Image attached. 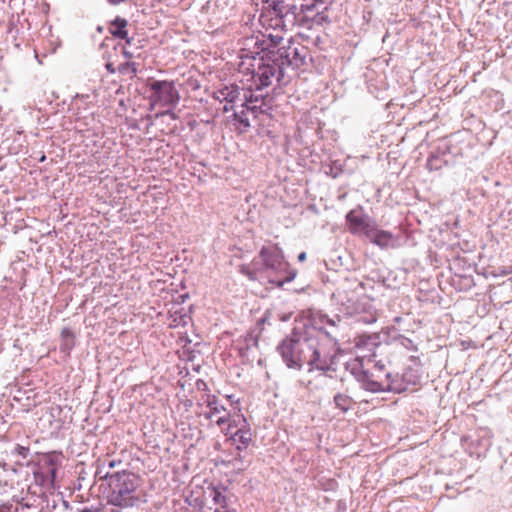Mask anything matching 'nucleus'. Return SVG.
<instances>
[{
    "label": "nucleus",
    "instance_id": "nucleus-30",
    "mask_svg": "<svg viewBox=\"0 0 512 512\" xmlns=\"http://www.w3.org/2000/svg\"><path fill=\"white\" fill-rule=\"evenodd\" d=\"M213 421L216 423V425L220 427L223 426L224 424H227L228 426L230 423L233 424V427H237L235 424V420H232L230 418V414L227 411L215 417Z\"/></svg>",
    "mask_w": 512,
    "mask_h": 512
},
{
    "label": "nucleus",
    "instance_id": "nucleus-31",
    "mask_svg": "<svg viewBox=\"0 0 512 512\" xmlns=\"http://www.w3.org/2000/svg\"><path fill=\"white\" fill-rule=\"evenodd\" d=\"M378 338V336L374 335V336H360L358 341H357V347H361V346H369L370 344L372 345H376V342L375 340Z\"/></svg>",
    "mask_w": 512,
    "mask_h": 512
},
{
    "label": "nucleus",
    "instance_id": "nucleus-42",
    "mask_svg": "<svg viewBox=\"0 0 512 512\" xmlns=\"http://www.w3.org/2000/svg\"><path fill=\"white\" fill-rule=\"evenodd\" d=\"M401 321H402V317H400V316H397V317L394 318V322L395 323L399 324V323H401Z\"/></svg>",
    "mask_w": 512,
    "mask_h": 512
},
{
    "label": "nucleus",
    "instance_id": "nucleus-26",
    "mask_svg": "<svg viewBox=\"0 0 512 512\" xmlns=\"http://www.w3.org/2000/svg\"><path fill=\"white\" fill-rule=\"evenodd\" d=\"M393 341L408 351H413V352L418 351V344L415 343L412 339H410L402 334H398V335L394 336Z\"/></svg>",
    "mask_w": 512,
    "mask_h": 512
},
{
    "label": "nucleus",
    "instance_id": "nucleus-1",
    "mask_svg": "<svg viewBox=\"0 0 512 512\" xmlns=\"http://www.w3.org/2000/svg\"><path fill=\"white\" fill-rule=\"evenodd\" d=\"M319 336L320 332L310 319H295L290 334V368L314 370L321 352Z\"/></svg>",
    "mask_w": 512,
    "mask_h": 512
},
{
    "label": "nucleus",
    "instance_id": "nucleus-28",
    "mask_svg": "<svg viewBox=\"0 0 512 512\" xmlns=\"http://www.w3.org/2000/svg\"><path fill=\"white\" fill-rule=\"evenodd\" d=\"M334 403L342 412H347L351 407L352 398L346 394L337 393L334 396Z\"/></svg>",
    "mask_w": 512,
    "mask_h": 512
},
{
    "label": "nucleus",
    "instance_id": "nucleus-6",
    "mask_svg": "<svg viewBox=\"0 0 512 512\" xmlns=\"http://www.w3.org/2000/svg\"><path fill=\"white\" fill-rule=\"evenodd\" d=\"M332 297L344 307L346 314L366 313V315H361L358 318V322L373 324L377 321L376 314L372 312L373 306L371 301L367 297L355 298L354 295H350L346 290L342 289H337Z\"/></svg>",
    "mask_w": 512,
    "mask_h": 512
},
{
    "label": "nucleus",
    "instance_id": "nucleus-24",
    "mask_svg": "<svg viewBox=\"0 0 512 512\" xmlns=\"http://www.w3.org/2000/svg\"><path fill=\"white\" fill-rule=\"evenodd\" d=\"M322 169L327 175L331 176L332 178H337L343 172L342 164L338 160L330 161L329 163H323Z\"/></svg>",
    "mask_w": 512,
    "mask_h": 512
},
{
    "label": "nucleus",
    "instance_id": "nucleus-40",
    "mask_svg": "<svg viewBox=\"0 0 512 512\" xmlns=\"http://www.w3.org/2000/svg\"><path fill=\"white\" fill-rule=\"evenodd\" d=\"M274 10H275V12H277L278 16H280V17L283 16V13H282L281 9H278L276 5L274 6Z\"/></svg>",
    "mask_w": 512,
    "mask_h": 512
},
{
    "label": "nucleus",
    "instance_id": "nucleus-19",
    "mask_svg": "<svg viewBox=\"0 0 512 512\" xmlns=\"http://www.w3.org/2000/svg\"><path fill=\"white\" fill-rule=\"evenodd\" d=\"M308 51L305 47L294 48L292 51V58H290V67L293 69H299L301 66L306 64Z\"/></svg>",
    "mask_w": 512,
    "mask_h": 512
},
{
    "label": "nucleus",
    "instance_id": "nucleus-41",
    "mask_svg": "<svg viewBox=\"0 0 512 512\" xmlns=\"http://www.w3.org/2000/svg\"><path fill=\"white\" fill-rule=\"evenodd\" d=\"M78 512H95V510H92L90 508H84V509L78 510Z\"/></svg>",
    "mask_w": 512,
    "mask_h": 512
},
{
    "label": "nucleus",
    "instance_id": "nucleus-14",
    "mask_svg": "<svg viewBox=\"0 0 512 512\" xmlns=\"http://www.w3.org/2000/svg\"><path fill=\"white\" fill-rule=\"evenodd\" d=\"M233 424L230 423L226 428H222V432L229 436L232 444L236 445L238 450L246 449L252 441V433L249 428L242 427L234 431Z\"/></svg>",
    "mask_w": 512,
    "mask_h": 512
},
{
    "label": "nucleus",
    "instance_id": "nucleus-38",
    "mask_svg": "<svg viewBox=\"0 0 512 512\" xmlns=\"http://www.w3.org/2000/svg\"><path fill=\"white\" fill-rule=\"evenodd\" d=\"M297 271L295 269L290 268V283L296 278Z\"/></svg>",
    "mask_w": 512,
    "mask_h": 512
},
{
    "label": "nucleus",
    "instance_id": "nucleus-16",
    "mask_svg": "<svg viewBox=\"0 0 512 512\" xmlns=\"http://www.w3.org/2000/svg\"><path fill=\"white\" fill-rule=\"evenodd\" d=\"M341 352L337 350L333 343H331V349L329 351L320 352L319 360L314 365V370L321 371L323 373L336 372L337 370V357Z\"/></svg>",
    "mask_w": 512,
    "mask_h": 512
},
{
    "label": "nucleus",
    "instance_id": "nucleus-44",
    "mask_svg": "<svg viewBox=\"0 0 512 512\" xmlns=\"http://www.w3.org/2000/svg\"><path fill=\"white\" fill-rule=\"evenodd\" d=\"M338 507L339 508H345V503L343 501H339L338 502Z\"/></svg>",
    "mask_w": 512,
    "mask_h": 512
},
{
    "label": "nucleus",
    "instance_id": "nucleus-32",
    "mask_svg": "<svg viewBox=\"0 0 512 512\" xmlns=\"http://www.w3.org/2000/svg\"><path fill=\"white\" fill-rule=\"evenodd\" d=\"M124 508L125 507L113 506L107 503L106 505H102L101 507L97 508L95 512H121Z\"/></svg>",
    "mask_w": 512,
    "mask_h": 512
},
{
    "label": "nucleus",
    "instance_id": "nucleus-8",
    "mask_svg": "<svg viewBox=\"0 0 512 512\" xmlns=\"http://www.w3.org/2000/svg\"><path fill=\"white\" fill-rule=\"evenodd\" d=\"M325 11L326 10H323L322 7H318L314 12H298L297 4H290V15L293 16V25L306 27L308 29H311L314 25L323 26L324 24L331 23Z\"/></svg>",
    "mask_w": 512,
    "mask_h": 512
},
{
    "label": "nucleus",
    "instance_id": "nucleus-17",
    "mask_svg": "<svg viewBox=\"0 0 512 512\" xmlns=\"http://www.w3.org/2000/svg\"><path fill=\"white\" fill-rule=\"evenodd\" d=\"M203 405H205L206 410L202 411V415L210 421H213L215 417L226 412V408L215 395H206Z\"/></svg>",
    "mask_w": 512,
    "mask_h": 512
},
{
    "label": "nucleus",
    "instance_id": "nucleus-33",
    "mask_svg": "<svg viewBox=\"0 0 512 512\" xmlns=\"http://www.w3.org/2000/svg\"><path fill=\"white\" fill-rule=\"evenodd\" d=\"M512 272V267H499L491 271L493 277L506 276Z\"/></svg>",
    "mask_w": 512,
    "mask_h": 512
},
{
    "label": "nucleus",
    "instance_id": "nucleus-4",
    "mask_svg": "<svg viewBox=\"0 0 512 512\" xmlns=\"http://www.w3.org/2000/svg\"><path fill=\"white\" fill-rule=\"evenodd\" d=\"M346 370L353 376L360 388L370 393L389 392L401 394L407 391L406 383L398 373H386L387 384L374 379V375L364 368L362 361L347 362Z\"/></svg>",
    "mask_w": 512,
    "mask_h": 512
},
{
    "label": "nucleus",
    "instance_id": "nucleus-43",
    "mask_svg": "<svg viewBox=\"0 0 512 512\" xmlns=\"http://www.w3.org/2000/svg\"><path fill=\"white\" fill-rule=\"evenodd\" d=\"M411 361L413 362H416V361H419V357L418 356H410L409 358Z\"/></svg>",
    "mask_w": 512,
    "mask_h": 512
},
{
    "label": "nucleus",
    "instance_id": "nucleus-27",
    "mask_svg": "<svg viewBox=\"0 0 512 512\" xmlns=\"http://www.w3.org/2000/svg\"><path fill=\"white\" fill-rule=\"evenodd\" d=\"M62 350L70 351L75 345V336L69 328H63L61 331Z\"/></svg>",
    "mask_w": 512,
    "mask_h": 512
},
{
    "label": "nucleus",
    "instance_id": "nucleus-10",
    "mask_svg": "<svg viewBox=\"0 0 512 512\" xmlns=\"http://www.w3.org/2000/svg\"><path fill=\"white\" fill-rule=\"evenodd\" d=\"M319 323H321L323 326L317 328V330L320 332V335H325L327 339L330 341V343H333V346L340 350V344H339V324L341 323V318L339 315H336L334 317H330L327 314H321L319 316Z\"/></svg>",
    "mask_w": 512,
    "mask_h": 512
},
{
    "label": "nucleus",
    "instance_id": "nucleus-34",
    "mask_svg": "<svg viewBox=\"0 0 512 512\" xmlns=\"http://www.w3.org/2000/svg\"><path fill=\"white\" fill-rule=\"evenodd\" d=\"M14 453L21 456L22 458H26L29 454V448L18 444L14 449Z\"/></svg>",
    "mask_w": 512,
    "mask_h": 512
},
{
    "label": "nucleus",
    "instance_id": "nucleus-35",
    "mask_svg": "<svg viewBox=\"0 0 512 512\" xmlns=\"http://www.w3.org/2000/svg\"><path fill=\"white\" fill-rule=\"evenodd\" d=\"M312 290L311 286L309 284H307L306 286L304 287H301L299 289L295 288L293 290L294 293L296 294H301V293H304V294H307L309 295V292Z\"/></svg>",
    "mask_w": 512,
    "mask_h": 512
},
{
    "label": "nucleus",
    "instance_id": "nucleus-25",
    "mask_svg": "<svg viewBox=\"0 0 512 512\" xmlns=\"http://www.w3.org/2000/svg\"><path fill=\"white\" fill-rule=\"evenodd\" d=\"M453 146L447 139H442L438 142L435 149L432 151L440 157L448 158L449 155L453 154Z\"/></svg>",
    "mask_w": 512,
    "mask_h": 512
},
{
    "label": "nucleus",
    "instance_id": "nucleus-39",
    "mask_svg": "<svg viewBox=\"0 0 512 512\" xmlns=\"http://www.w3.org/2000/svg\"><path fill=\"white\" fill-rule=\"evenodd\" d=\"M375 367H376V368H378L379 370H383L385 366H384V364H382L381 362H377V363L375 364Z\"/></svg>",
    "mask_w": 512,
    "mask_h": 512
},
{
    "label": "nucleus",
    "instance_id": "nucleus-36",
    "mask_svg": "<svg viewBox=\"0 0 512 512\" xmlns=\"http://www.w3.org/2000/svg\"><path fill=\"white\" fill-rule=\"evenodd\" d=\"M106 68L107 70L110 72V73H115L116 72V68L114 67V64L111 63V62H108L106 64Z\"/></svg>",
    "mask_w": 512,
    "mask_h": 512
},
{
    "label": "nucleus",
    "instance_id": "nucleus-22",
    "mask_svg": "<svg viewBox=\"0 0 512 512\" xmlns=\"http://www.w3.org/2000/svg\"><path fill=\"white\" fill-rule=\"evenodd\" d=\"M239 96V90L235 86H226L216 92V98L220 101L234 102Z\"/></svg>",
    "mask_w": 512,
    "mask_h": 512
},
{
    "label": "nucleus",
    "instance_id": "nucleus-7",
    "mask_svg": "<svg viewBox=\"0 0 512 512\" xmlns=\"http://www.w3.org/2000/svg\"><path fill=\"white\" fill-rule=\"evenodd\" d=\"M147 87L149 88L150 105L153 108H170L177 104L179 100V94L173 82L149 80Z\"/></svg>",
    "mask_w": 512,
    "mask_h": 512
},
{
    "label": "nucleus",
    "instance_id": "nucleus-3",
    "mask_svg": "<svg viewBox=\"0 0 512 512\" xmlns=\"http://www.w3.org/2000/svg\"><path fill=\"white\" fill-rule=\"evenodd\" d=\"M108 504L120 507H133L140 501L139 489L142 479L139 475L123 470L106 476Z\"/></svg>",
    "mask_w": 512,
    "mask_h": 512
},
{
    "label": "nucleus",
    "instance_id": "nucleus-21",
    "mask_svg": "<svg viewBox=\"0 0 512 512\" xmlns=\"http://www.w3.org/2000/svg\"><path fill=\"white\" fill-rule=\"evenodd\" d=\"M449 163V158L440 157L436 153L431 151L427 158L426 167L430 171H437L441 169L443 165H448Z\"/></svg>",
    "mask_w": 512,
    "mask_h": 512
},
{
    "label": "nucleus",
    "instance_id": "nucleus-47",
    "mask_svg": "<svg viewBox=\"0 0 512 512\" xmlns=\"http://www.w3.org/2000/svg\"><path fill=\"white\" fill-rule=\"evenodd\" d=\"M229 109L227 106H224V111L227 112Z\"/></svg>",
    "mask_w": 512,
    "mask_h": 512
},
{
    "label": "nucleus",
    "instance_id": "nucleus-48",
    "mask_svg": "<svg viewBox=\"0 0 512 512\" xmlns=\"http://www.w3.org/2000/svg\"><path fill=\"white\" fill-rule=\"evenodd\" d=\"M289 43H290V45L293 43V39L292 38H290Z\"/></svg>",
    "mask_w": 512,
    "mask_h": 512
},
{
    "label": "nucleus",
    "instance_id": "nucleus-2",
    "mask_svg": "<svg viewBox=\"0 0 512 512\" xmlns=\"http://www.w3.org/2000/svg\"><path fill=\"white\" fill-rule=\"evenodd\" d=\"M282 252L276 246L263 247L260 254L242 272L251 280L267 279L270 288H279L288 281L287 264Z\"/></svg>",
    "mask_w": 512,
    "mask_h": 512
},
{
    "label": "nucleus",
    "instance_id": "nucleus-13",
    "mask_svg": "<svg viewBox=\"0 0 512 512\" xmlns=\"http://www.w3.org/2000/svg\"><path fill=\"white\" fill-rule=\"evenodd\" d=\"M257 112L256 106L243 103L239 110H235L233 114V125L239 133H244L250 127V117H255Z\"/></svg>",
    "mask_w": 512,
    "mask_h": 512
},
{
    "label": "nucleus",
    "instance_id": "nucleus-29",
    "mask_svg": "<svg viewBox=\"0 0 512 512\" xmlns=\"http://www.w3.org/2000/svg\"><path fill=\"white\" fill-rule=\"evenodd\" d=\"M118 71L123 76L128 77L129 79H133L137 75V67L134 62H126L124 64H120L118 66Z\"/></svg>",
    "mask_w": 512,
    "mask_h": 512
},
{
    "label": "nucleus",
    "instance_id": "nucleus-11",
    "mask_svg": "<svg viewBox=\"0 0 512 512\" xmlns=\"http://www.w3.org/2000/svg\"><path fill=\"white\" fill-rule=\"evenodd\" d=\"M346 223L349 227V231L354 235L363 234L365 237L368 235V231L371 230L375 221L366 214H357L355 210H350L346 216Z\"/></svg>",
    "mask_w": 512,
    "mask_h": 512
},
{
    "label": "nucleus",
    "instance_id": "nucleus-9",
    "mask_svg": "<svg viewBox=\"0 0 512 512\" xmlns=\"http://www.w3.org/2000/svg\"><path fill=\"white\" fill-rule=\"evenodd\" d=\"M263 72L260 73V81H258V87H266L272 84L275 79L280 82L284 78V61L283 55L280 59H272L265 55Z\"/></svg>",
    "mask_w": 512,
    "mask_h": 512
},
{
    "label": "nucleus",
    "instance_id": "nucleus-23",
    "mask_svg": "<svg viewBox=\"0 0 512 512\" xmlns=\"http://www.w3.org/2000/svg\"><path fill=\"white\" fill-rule=\"evenodd\" d=\"M404 383H406V386L409 385H416L420 382L421 379V373L419 369H414L412 367H408L404 370L403 374L401 375Z\"/></svg>",
    "mask_w": 512,
    "mask_h": 512
},
{
    "label": "nucleus",
    "instance_id": "nucleus-37",
    "mask_svg": "<svg viewBox=\"0 0 512 512\" xmlns=\"http://www.w3.org/2000/svg\"><path fill=\"white\" fill-rule=\"evenodd\" d=\"M306 258H307V254H306V252H301V253L298 255V257H297V259H298V261H299V262H303V261H305V260H306Z\"/></svg>",
    "mask_w": 512,
    "mask_h": 512
},
{
    "label": "nucleus",
    "instance_id": "nucleus-18",
    "mask_svg": "<svg viewBox=\"0 0 512 512\" xmlns=\"http://www.w3.org/2000/svg\"><path fill=\"white\" fill-rule=\"evenodd\" d=\"M128 22L126 19L121 17H116L113 21L108 24V31L114 37L119 39L127 40V43H130L128 39V31H127Z\"/></svg>",
    "mask_w": 512,
    "mask_h": 512
},
{
    "label": "nucleus",
    "instance_id": "nucleus-20",
    "mask_svg": "<svg viewBox=\"0 0 512 512\" xmlns=\"http://www.w3.org/2000/svg\"><path fill=\"white\" fill-rule=\"evenodd\" d=\"M452 281L453 286L459 291H468L475 285L474 279L471 275L455 274Z\"/></svg>",
    "mask_w": 512,
    "mask_h": 512
},
{
    "label": "nucleus",
    "instance_id": "nucleus-5",
    "mask_svg": "<svg viewBox=\"0 0 512 512\" xmlns=\"http://www.w3.org/2000/svg\"><path fill=\"white\" fill-rule=\"evenodd\" d=\"M263 45V41L256 40L254 46L257 47V51L243 49L240 55L238 71L245 78L241 82L250 91L261 89V87H258V81H260V73L263 72L265 55H261L259 50L261 52L265 51Z\"/></svg>",
    "mask_w": 512,
    "mask_h": 512
},
{
    "label": "nucleus",
    "instance_id": "nucleus-12",
    "mask_svg": "<svg viewBox=\"0 0 512 512\" xmlns=\"http://www.w3.org/2000/svg\"><path fill=\"white\" fill-rule=\"evenodd\" d=\"M366 238L381 249L395 248L398 246L397 238L391 232L379 229L376 222L372 226L371 230L368 231Z\"/></svg>",
    "mask_w": 512,
    "mask_h": 512
},
{
    "label": "nucleus",
    "instance_id": "nucleus-45",
    "mask_svg": "<svg viewBox=\"0 0 512 512\" xmlns=\"http://www.w3.org/2000/svg\"><path fill=\"white\" fill-rule=\"evenodd\" d=\"M125 55L127 58H131L132 57V54L128 53L127 51H124Z\"/></svg>",
    "mask_w": 512,
    "mask_h": 512
},
{
    "label": "nucleus",
    "instance_id": "nucleus-15",
    "mask_svg": "<svg viewBox=\"0 0 512 512\" xmlns=\"http://www.w3.org/2000/svg\"><path fill=\"white\" fill-rule=\"evenodd\" d=\"M204 494L207 498L211 499L216 507L213 508L208 503L201 502L198 504L201 510L207 508V510L212 512H229L227 509V498L219 488L210 486L208 487L207 491L204 492Z\"/></svg>",
    "mask_w": 512,
    "mask_h": 512
},
{
    "label": "nucleus",
    "instance_id": "nucleus-46",
    "mask_svg": "<svg viewBox=\"0 0 512 512\" xmlns=\"http://www.w3.org/2000/svg\"><path fill=\"white\" fill-rule=\"evenodd\" d=\"M45 159H46L45 155H42V157L40 158V161L43 162V161H45Z\"/></svg>",
    "mask_w": 512,
    "mask_h": 512
}]
</instances>
